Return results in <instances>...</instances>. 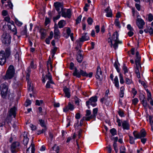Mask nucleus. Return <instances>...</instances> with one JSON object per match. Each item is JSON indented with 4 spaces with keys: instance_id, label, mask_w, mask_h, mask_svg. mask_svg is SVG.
<instances>
[{
    "instance_id": "1",
    "label": "nucleus",
    "mask_w": 153,
    "mask_h": 153,
    "mask_svg": "<svg viewBox=\"0 0 153 153\" xmlns=\"http://www.w3.org/2000/svg\"><path fill=\"white\" fill-rule=\"evenodd\" d=\"M119 35L117 32H114L112 36L108 39V42L111 47H113L114 49L118 48V44L122 43V42L118 40Z\"/></svg>"
},
{
    "instance_id": "2",
    "label": "nucleus",
    "mask_w": 153,
    "mask_h": 153,
    "mask_svg": "<svg viewBox=\"0 0 153 153\" xmlns=\"http://www.w3.org/2000/svg\"><path fill=\"white\" fill-rule=\"evenodd\" d=\"M10 54V51L9 48H7L5 51L0 52V65H3L6 62V60Z\"/></svg>"
},
{
    "instance_id": "3",
    "label": "nucleus",
    "mask_w": 153,
    "mask_h": 153,
    "mask_svg": "<svg viewBox=\"0 0 153 153\" xmlns=\"http://www.w3.org/2000/svg\"><path fill=\"white\" fill-rule=\"evenodd\" d=\"M0 91L1 97L4 99H6L10 93L8 85L6 83H4L1 85Z\"/></svg>"
},
{
    "instance_id": "4",
    "label": "nucleus",
    "mask_w": 153,
    "mask_h": 153,
    "mask_svg": "<svg viewBox=\"0 0 153 153\" xmlns=\"http://www.w3.org/2000/svg\"><path fill=\"white\" fill-rule=\"evenodd\" d=\"M141 57L139 55V52H137L136 53V58L135 60V72L136 74L139 73V70L141 68L140 65Z\"/></svg>"
},
{
    "instance_id": "5",
    "label": "nucleus",
    "mask_w": 153,
    "mask_h": 153,
    "mask_svg": "<svg viewBox=\"0 0 153 153\" xmlns=\"http://www.w3.org/2000/svg\"><path fill=\"white\" fill-rule=\"evenodd\" d=\"M14 74L15 70L14 67L13 66L10 65L7 71L4 79H11L13 77Z\"/></svg>"
},
{
    "instance_id": "6",
    "label": "nucleus",
    "mask_w": 153,
    "mask_h": 153,
    "mask_svg": "<svg viewBox=\"0 0 153 153\" xmlns=\"http://www.w3.org/2000/svg\"><path fill=\"white\" fill-rule=\"evenodd\" d=\"M2 42L4 44L7 45L11 42V37L10 34L7 33H4L2 35L1 39Z\"/></svg>"
},
{
    "instance_id": "7",
    "label": "nucleus",
    "mask_w": 153,
    "mask_h": 153,
    "mask_svg": "<svg viewBox=\"0 0 153 153\" xmlns=\"http://www.w3.org/2000/svg\"><path fill=\"white\" fill-rule=\"evenodd\" d=\"M97 98L96 96H93L91 97L89 100L86 102V105L89 108L90 105L94 107L97 105Z\"/></svg>"
},
{
    "instance_id": "8",
    "label": "nucleus",
    "mask_w": 153,
    "mask_h": 153,
    "mask_svg": "<svg viewBox=\"0 0 153 153\" xmlns=\"http://www.w3.org/2000/svg\"><path fill=\"white\" fill-rule=\"evenodd\" d=\"M19 147V143L18 142H14L11 145V151L12 153H16L18 151Z\"/></svg>"
},
{
    "instance_id": "9",
    "label": "nucleus",
    "mask_w": 153,
    "mask_h": 153,
    "mask_svg": "<svg viewBox=\"0 0 153 153\" xmlns=\"http://www.w3.org/2000/svg\"><path fill=\"white\" fill-rule=\"evenodd\" d=\"M137 18L136 20V25L139 29H142L143 28V26L145 24V22L142 19L138 18L140 16V15L137 12Z\"/></svg>"
},
{
    "instance_id": "10",
    "label": "nucleus",
    "mask_w": 153,
    "mask_h": 153,
    "mask_svg": "<svg viewBox=\"0 0 153 153\" xmlns=\"http://www.w3.org/2000/svg\"><path fill=\"white\" fill-rule=\"evenodd\" d=\"M62 16L65 18H70L71 16V10L70 9H68L66 12L64 11H62Z\"/></svg>"
},
{
    "instance_id": "11",
    "label": "nucleus",
    "mask_w": 153,
    "mask_h": 153,
    "mask_svg": "<svg viewBox=\"0 0 153 153\" xmlns=\"http://www.w3.org/2000/svg\"><path fill=\"white\" fill-rule=\"evenodd\" d=\"M8 28L12 30L13 32H14V35H16L17 33V30L16 28V27L14 24V22L13 23H10L7 25Z\"/></svg>"
},
{
    "instance_id": "12",
    "label": "nucleus",
    "mask_w": 153,
    "mask_h": 153,
    "mask_svg": "<svg viewBox=\"0 0 153 153\" xmlns=\"http://www.w3.org/2000/svg\"><path fill=\"white\" fill-rule=\"evenodd\" d=\"M74 109V105L70 103H69L68 105L63 109V111L65 112H68L69 110L73 111Z\"/></svg>"
},
{
    "instance_id": "13",
    "label": "nucleus",
    "mask_w": 153,
    "mask_h": 153,
    "mask_svg": "<svg viewBox=\"0 0 153 153\" xmlns=\"http://www.w3.org/2000/svg\"><path fill=\"white\" fill-rule=\"evenodd\" d=\"M54 6L58 13H60V8H62V4L61 3L57 2L54 3Z\"/></svg>"
},
{
    "instance_id": "14",
    "label": "nucleus",
    "mask_w": 153,
    "mask_h": 153,
    "mask_svg": "<svg viewBox=\"0 0 153 153\" xmlns=\"http://www.w3.org/2000/svg\"><path fill=\"white\" fill-rule=\"evenodd\" d=\"M105 12L106 13V16L108 17H111L112 16V13L111 10L109 7H108L105 10Z\"/></svg>"
},
{
    "instance_id": "15",
    "label": "nucleus",
    "mask_w": 153,
    "mask_h": 153,
    "mask_svg": "<svg viewBox=\"0 0 153 153\" xmlns=\"http://www.w3.org/2000/svg\"><path fill=\"white\" fill-rule=\"evenodd\" d=\"M89 39V37L88 36L87 33H84L82 36L81 38L80 39V41L83 42Z\"/></svg>"
},
{
    "instance_id": "16",
    "label": "nucleus",
    "mask_w": 153,
    "mask_h": 153,
    "mask_svg": "<svg viewBox=\"0 0 153 153\" xmlns=\"http://www.w3.org/2000/svg\"><path fill=\"white\" fill-rule=\"evenodd\" d=\"M35 148L34 144L31 143L30 146L27 149V153H34Z\"/></svg>"
},
{
    "instance_id": "17",
    "label": "nucleus",
    "mask_w": 153,
    "mask_h": 153,
    "mask_svg": "<svg viewBox=\"0 0 153 153\" xmlns=\"http://www.w3.org/2000/svg\"><path fill=\"white\" fill-rule=\"evenodd\" d=\"M27 132H24L23 144L25 146L27 145L29 141V139L27 137Z\"/></svg>"
},
{
    "instance_id": "18",
    "label": "nucleus",
    "mask_w": 153,
    "mask_h": 153,
    "mask_svg": "<svg viewBox=\"0 0 153 153\" xmlns=\"http://www.w3.org/2000/svg\"><path fill=\"white\" fill-rule=\"evenodd\" d=\"M102 74V72L100 67L99 66L97 67V75L96 77L97 79H100V75Z\"/></svg>"
},
{
    "instance_id": "19",
    "label": "nucleus",
    "mask_w": 153,
    "mask_h": 153,
    "mask_svg": "<svg viewBox=\"0 0 153 153\" xmlns=\"http://www.w3.org/2000/svg\"><path fill=\"white\" fill-rule=\"evenodd\" d=\"M60 32L59 29L57 28H55L54 30V38L55 39H58L60 35Z\"/></svg>"
},
{
    "instance_id": "20",
    "label": "nucleus",
    "mask_w": 153,
    "mask_h": 153,
    "mask_svg": "<svg viewBox=\"0 0 153 153\" xmlns=\"http://www.w3.org/2000/svg\"><path fill=\"white\" fill-rule=\"evenodd\" d=\"M144 31L146 33H149L150 35H153V29L152 27H149L147 29H145Z\"/></svg>"
},
{
    "instance_id": "21",
    "label": "nucleus",
    "mask_w": 153,
    "mask_h": 153,
    "mask_svg": "<svg viewBox=\"0 0 153 153\" xmlns=\"http://www.w3.org/2000/svg\"><path fill=\"white\" fill-rule=\"evenodd\" d=\"M10 115L12 116L13 115L14 117L16 116V108L14 107L11 108L9 111Z\"/></svg>"
},
{
    "instance_id": "22",
    "label": "nucleus",
    "mask_w": 153,
    "mask_h": 153,
    "mask_svg": "<svg viewBox=\"0 0 153 153\" xmlns=\"http://www.w3.org/2000/svg\"><path fill=\"white\" fill-rule=\"evenodd\" d=\"M76 59L79 62L81 63L82 62L83 59V56L82 54L80 53V52H78Z\"/></svg>"
},
{
    "instance_id": "23",
    "label": "nucleus",
    "mask_w": 153,
    "mask_h": 153,
    "mask_svg": "<svg viewBox=\"0 0 153 153\" xmlns=\"http://www.w3.org/2000/svg\"><path fill=\"white\" fill-rule=\"evenodd\" d=\"M98 111V109L97 108H94L93 109V114L91 116L88 117H89V119H90L91 118L95 117L96 114H97Z\"/></svg>"
},
{
    "instance_id": "24",
    "label": "nucleus",
    "mask_w": 153,
    "mask_h": 153,
    "mask_svg": "<svg viewBox=\"0 0 153 153\" xmlns=\"http://www.w3.org/2000/svg\"><path fill=\"white\" fill-rule=\"evenodd\" d=\"M40 33L41 34V39H44L46 35L45 31L44 29H41L40 30Z\"/></svg>"
},
{
    "instance_id": "25",
    "label": "nucleus",
    "mask_w": 153,
    "mask_h": 153,
    "mask_svg": "<svg viewBox=\"0 0 153 153\" xmlns=\"http://www.w3.org/2000/svg\"><path fill=\"white\" fill-rule=\"evenodd\" d=\"M63 91L65 93V96L68 98H69L70 96V94L69 92V90L66 87L64 88Z\"/></svg>"
},
{
    "instance_id": "26",
    "label": "nucleus",
    "mask_w": 153,
    "mask_h": 153,
    "mask_svg": "<svg viewBox=\"0 0 153 153\" xmlns=\"http://www.w3.org/2000/svg\"><path fill=\"white\" fill-rule=\"evenodd\" d=\"M124 87H121L120 88V91L119 93V96L120 98H122L124 96Z\"/></svg>"
},
{
    "instance_id": "27",
    "label": "nucleus",
    "mask_w": 153,
    "mask_h": 153,
    "mask_svg": "<svg viewBox=\"0 0 153 153\" xmlns=\"http://www.w3.org/2000/svg\"><path fill=\"white\" fill-rule=\"evenodd\" d=\"M65 22L64 20H60L58 23V26L59 28H62L65 26Z\"/></svg>"
},
{
    "instance_id": "28",
    "label": "nucleus",
    "mask_w": 153,
    "mask_h": 153,
    "mask_svg": "<svg viewBox=\"0 0 153 153\" xmlns=\"http://www.w3.org/2000/svg\"><path fill=\"white\" fill-rule=\"evenodd\" d=\"M73 75L74 76L79 78L81 76V74L80 73V71H77L76 69H75L74 72L73 73Z\"/></svg>"
},
{
    "instance_id": "29",
    "label": "nucleus",
    "mask_w": 153,
    "mask_h": 153,
    "mask_svg": "<svg viewBox=\"0 0 153 153\" xmlns=\"http://www.w3.org/2000/svg\"><path fill=\"white\" fill-rule=\"evenodd\" d=\"M114 85L116 87H117L119 88V81L118 79V77L117 76H116L114 79Z\"/></svg>"
},
{
    "instance_id": "30",
    "label": "nucleus",
    "mask_w": 153,
    "mask_h": 153,
    "mask_svg": "<svg viewBox=\"0 0 153 153\" xmlns=\"http://www.w3.org/2000/svg\"><path fill=\"white\" fill-rule=\"evenodd\" d=\"M117 122L118 123V125L119 126H121L122 124L123 128V129H124V123L122 122L121 120L119 119H117Z\"/></svg>"
},
{
    "instance_id": "31",
    "label": "nucleus",
    "mask_w": 153,
    "mask_h": 153,
    "mask_svg": "<svg viewBox=\"0 0 153 153\" xmlns=\"http://www.w3.org/2000/svg\"><path fill=\"white\" fill-rule=\"evenodd\" d=\"M28 89L29 91H32L33 90V87L31 83L30 82H27Z\"/></svg>"
},
{
    "instance_id": "32",
    "label": "nucleus",
    "mask_w": 153,
    "mask_h": 153,
    "mask_svg": "<svg viewBox=\"0 0 153 153\" xmlns=\"http://www.w3.org/2000/svg\"><path fill=\"white\" fill-rule=\"evenodd\" d=\"M140 136V138L143 137H144L146 136V133L144 130H141L139 133Z\"/></svg>"
},
{
    "instance_id": "33",
    "label": "nucleus",
    "mask_w": 153,
    "mask_h": 153,
    "mask_svg": "<svg viewBox=\"0 0 153 153\" xmlns=\"http://www.w3.org/2000/svg\"><path fill=\"white\" fill-rule=\"evenodd\" d=\"M4 20L5 21L7 22L9 24H10V23H13V21L12 20H10V19L9 16H7L5 17L4 18Z\"/></svg>"
},
{
    "instance_id": "34",
    "label": "nucleus",
    "mask_w": 153,
    "mask_h": 153,
    "mask_svg": "<svg viewBox=\"0 0 153 153\" xmlns=\"http://www.w3.org/2000/svg\"><path fill=\"white\" fill-rule=\"evenodd\" d=\"M120 64L119 63H118L117 62H115L114 63V67L115 68H116L117 71L118 73H120V69L119 68V65Z\"/></svg>"
},
{
    "instance_id": "35",
    "label": "nucleus",
    "mask_w": 153,
    "mask_h": 153,
    "mask_svg": "<svg viewBox=\"0 0 153 153\" xmlns=\"http://www.w3.org/2000/svg\"><path fill=\"white\" fill-rule=\"evenodd\" d=\"M146 91L147 92V100L148 101H150L151 100H152L151 98V92L147 90H146Z\"/></svg>"
},
{
    "instance_id": "36",
    "label": "nucleus",
    "mask_w": 153,
    "mask_h": 153,
    "mask_svg": "<svg viewBox=\"0 0 153 153\" xmlns=\"http://www.w3.org/2000/svg\"><path fill=\"white\" fill-rule=\"evenodd\" d=\"M90 119H89V117H84L80 120V125L81 126L84 120H85L87 121L89 120Z\"/></svg>"
},
{
    "instance_id": "37",
    "label": "nucleus",
    "mask_w": 153,
    "mask_h": 153,
    "mask_svg": "<svg viewBox=\"0 0 153 153\" xmlns=\"http://www.w3.org/2000/svg\"><path fill=\"white\" fill-rule=\"evenodd\" d=\"M126 82L127 84H130L132 83V81L131 77L126 78Z\"/></svg>"
},
{
    "instance_id": "38",
    "label": "nucleus",
    "mask_w": 153,
    "mask_h": 153,
    "mask_svg": "<svg viewBox=\"0 0 153 153\" xmlns=\"http://www.w3.org/2000/svg\"><path fill=\"white\" fill-rule=\"evenodd\" d=\"M114 24L115 25L119 27H120V25L118 19L116 18L114 21Z\"/></svg>"
},
{
    "instance_id": "39",
    "label": "nucleus",
    "mask_w": 153,
    "mask_h": 153,
    "mask_svg": "<svg viewBox=\"0 0 153 153\" xmlns=\"http://www.w3.org/2000/svg\"><path fill=\"white\" fill-rule=\"evenodd\" d=\"M50 84H54V83L52 80H49L47 82L46 87L47 88H49L51 87Z\"/></svg>"
},
{
    "instance_id": "40",
    "label": "nucleus",
    "mask_w": 153,
    "mask_h": 153,
    "mask_svg": "<svg viewBox=\"0 0 153 153\" xmlns=\"http://www.w3.org/2000/svg\"><path fill=\"white\" fill-rule=\"evenodd\" d=\"M119 79L120 83L123 84L124 82L123 76L121 73L119 74Z\"/></svg>"
},
{
    "instance_id": "41",
    "label": "nucleus",
    "mask_w": 153,
    "mask_h": 153,
    "mask_svg": "<svg viewBox=\"0 0 153 153\" xmlns=\"http://www.w3.org/2000/svg\"><path fill=\"white\" fill-rule=\"evenodd\" d=\"M52 149L53 150L56 152L57 153L58 152L59 150V147L58 146L56 145H55L54 146L52 147Z\"/></svg>"
},
{
    "instance_id": "42",
    "label": "nucleus",
    "mask_w": 153,
    "mask_h": 153,
    "mask_svg": "<svg viewBox=\"0 0 153 153\" xmlns=\"http://www.w3.org/2000/svg\"><path fill=\"white\" fill-rule=\"evenodd\" d=\"M40 125L42 127H45V124L44 121L42 119H39V120Z\"/></svg>"
},
{
    "instance_id": "43",
    "label": "nucleus",
    "mask_w": 153,
    "mask_h": 153,
    "mask_svg": "<svg viewBox=\"0 0 153 153\" xmlns=\"http://www.w3.org/2000/svg\"><path fill=\"white\" fill-rule=\"evenodd\" d=\"M133 135L135 138V139L140 138V136L139 133H137L136 131H134L133 132Z\"/></svg>"
},
{
    "instance_id": "44",
    "label": "nucleus",
    "mask_w": 153,
    "mask_h": 153,
    "mask_svg": "<svg viewBox=\"0 0 153 153\" xmlns=\"http://www.w3.org/2000/svg\"><path fill=\"white\" fill-rule=\"evenodd\" d=\"M110 132L112 136H114L117 134L116 130L114 128L111 129L110 130Z\"/></svg>"
},
{
    "instance_id": "45",
    "label": "nucleus",
    "mask_w": 153,
    "mask_h": 153,
    "mask_svg": "<svg viewBox=\"0 0 153 153\" xmlns=\"http://www.w3.org/2000/svg\"><path fill=\"white\" fill-rule=\"evenodd\" d=\"M15 23L18 26H21L23 24L22 23L19 21L18 19H16L15 20Z\"/></svg>"
},
{
    "instance_id": "46",
    "label": "nucleus",
    "mask_w": 153,
    "mask_h": 153,
    "mask_svg": "<svg viewBox=\"0 0 153 153\" xmlns=\"http://www.w3.org/2000/svg\"><path fill=\"white\" fill-rule=\"evenodd\" d=\"M43 103V101L42 100H36V105L39 106L41 105Z\"/></svg>"
},
{
    "instance_id": "47",
    "label": "nucleus",
    "mask_w": 153,
    "mask_h": 153,
    "mask_svg": "<svg viewBox=\"0 0 153 153\" xmlns=\"http://www.w3.org/2000/svg\"><path fill=\"white\" fill-rule=\"evenodd\" d=\"M80 73L81 74V76L82 75L83 76H87L88 74L85 71L82 70H80Z\"/></svg>"
},
{
    "instance_id": "48",
    "label": "nucleus",
    "mask_w": 153,
    "mask_h": 153,
    "mask_svg": "<svg viewBox=\"0 0 153 153\" xmlns=\"http://www.w3.org/2000/svg\"><path fill=\"white\" fill-rule=\"evenodd\" d=\"M82 17V16L81 15H80L78 17L77 19H76V23L77 24L81 22Z\"/></svg>"
},
{
    "instance_id": "49",
    "label": "nucleus",
    "mask_w": 153,
    "mask_h": 153,
    "mask_svg": "<svg viewBox=\"0 0 153 153\" xmlns=\"http://www.w3.org/2000/svg\"><path fill=\"white\" fill-rule=\"evenodd\" d=\"M87 22L89 25H91L93 22V20L91 18L89 17L87 19Z\"/></svg>"
},
{
    "instance_id": "50",
    "label": "nucleus",
    "mask_w": 153,
    "mask_h": 153,
    "mask_svg": "<svg viewBox=\"0 0 153 153\" xmlns=\"http://www.w3.org/2000/svg\"><path fill=\"white\" fill-rule=\"evenodd\" d=\"M127 28L129 31H134V29L130 24H128L127 26Z\"/></svg>"
},
{
    "instance_id": "51",
    "label": "nucleus",
    "mask_w": 153,
    "mask_h": 153,
    "mask_svg": "<svg viewBox=\"0 0 153 153\" xmlns=\"http://www.w3.org/2000/svg\"><path fill=\"white\" fill-rule=\"evenodd\" d=\"M148 19L150 22H151L153 20V16L152 14L150 13L148 15Z\"/></svg>"
},
{
    "instance_id": "52",
    "label": "nucleus",
    "mask_w": 153,
    "mask_h": 153,
    "mask_svg": "<svg viewBox=\"0 0 153 153\" xmlns=\"http://www.w3.org/2000/svg\"><path fill=\"white\" fill-rule=\"evenodd\" d=\"M10 117L11 116L10 115L9 116H7L6 118L3 121V122H5V123L7 122V123H9L10 121Z\"/></svg>"
},
{
    "instance_id": "53",
    "label": "nucleus",
    "mask_w": 153,
    "mask_h": 153,
    "mask_svg": "<svg viewBox=\"0 0 153 153\" xmlns=\"http://www.w3.org/2000/svg\"><path fill=\"white\" fill-rule=\"evenodd\" d=\"M7 5H8L12 9L13 5L10 1H7V5H5V7H7Z\"/></svg>"
},
{
    "instance_id": "54",
    "label": "nucleus",
    "mask_w": 153,
    "mask_h": 153,
    "mask_svg": "<svg viewBox=\"0 0 153 153\" xmlns=\"http://www.w3.org/2000/svg\"><path fill=\"white\" fill-rule=\"evenodd\" d=\"M46 77L49 80H52L51 75L49 73H48L46 75Z\"/></svg>"
},
{
    "instance_id": "55",
    "label": "nucleus",
    "mask_w": 153,
    "mask_h": 153,
    "mask_svg": "<svg viewBox=\"0 0 153 153\" xmlns=\"http://www.w3.org/2000/svg\"><path fill=\"white\" fill-rule=\"evenodd\" d=\"M125 129L128 130L129 129V126L128 123L126 121L125 122Z\"/></svg>"
},
{
    "instance_id": "56",
    "label": "nucleus",
    "mask_w": 153,
    "mask_h": 153,
    "mask_svg": "<svg viewBox=\"0 0 153 153\" xmlns=\"http://www.w3.org/2000/svg\"><path fill=\"white\" fill-rule=\"evenodd\" d=\"M31 103V101L29 100H27L25 103V105L26 106H27L30 105Z\"/></svg>"
},
{
    "instance_id": "57",
    "label": "nucleus",
    "mask_w": 153,
    "mask_h": 153,
    "mask_svg": "<svg viewBox=\"0 0 153 153\" xmlns=\"http://www.w3.org/2000/svg\"><path fill=\"white\" fill-rule=\"evenodd\" d=\"M140 100L141 102L145 100V97L143 94H142L140 96Z\"/></svg>"
},
{
    "instance_id": "58",
    "label": "nucleus",
    "mask_w": 153,
    "mask_h": 153,
    "mask_svg": "<svg viewBox=\"0 0 153 153\" xmlns=\"http://www.w3.org/2000/svg\"><path fill=\"white\" fill-rule=\"evenodd\" d=\"M113 146L114 149L115 150V151L116 153H117L118 151V149L117 147V144L116 142H114L113 145Z\"/></svg>"
},
{
    "instance_id": "59",
    "label": "nucleus",
    "mask_w": 153,
    "mask_h": 153,
    "mask_svg": "<svg viewBox=\"0 0 153 153\" xmlns=\"http://www.w3.org/2000/svg\"><path fill=\"white\" fill-rule=\"evenodd\" d=\"M130 143L131 144H134V139L132 137L129 136Z\"/></svg>"
},
{
    "instance_id": "60",
    "label": "nucleus",
    "mask_w": 153,
    "mask_h": 153,
    "mask_svg": "<svg viewBox=\"0 0 153 153\" xmlns=\"http://www.w3.org/2000/svg\"><path fill=\"white\" fill-rule=\"evenodd\" d=\"M50 67L51 68V71L52 70V66L51 62H48L47 63V68L48 70H49Z\"/></svg>"
},
{
    "instance_id": "61",
    "label": "nucleus",
    "mask_w": 153,
    "mask_h": 153,
    "mask_svg": "<svg viewBox=\"0 0 153 153\" xmlns=\"http://www.w3.org/2000/svg\"><path fill=\"white\" fill-rule=\"evenodd\" d=\"M118 113L119 115L121 117H123L124 116V113L123 111L120 109L118 111Z\"/></svg>"
},
{
    "instance_id": "62",
    "label": "nucleus",
    "mask_w": 153,
    "mask_h": 153,
    "mask_svg": "<svg viewBox=\"0 0 153 153\" xmlns=\"http://www.w3.org/2000/svg\"><path fill=\"white\" fill-rule=\"evenodd\" d=\"M138 102V99L137 98H135L132 100V103L134 105H136L137 103Z\"/></svg>"
},
{
    "instance_id": "63",
    "label": "nucleus",
    "mask_w": 153,
    "mask_h": 153,
    "mask_svg": "<svg viewBox=\"0 0 153 153\" xmlns=\"http://www.w3.org/2000/svg\"><path fill=\"white\" fill-rule=\"evenodd\" d=\"M30 127L31 128V130L33 131L35 130L36 128V127L35 126L31 124L30 125Z\"/></svg>"
},
{
    "instance_id": "64",
    "label": "nucleus",
    "mask_w": 153,
    "mask_h": 153,
    "mask_svg": "<svg viewBox=\"0 0 153 153\" xmlns=\"http://www.w3.org/2000/svg\"><path fill=\"white\" fill-rule=\"evenodd\" d=\"M134 31H129L128 33V36L130 37L132 36L134 34Z\"/></svg>"
}]
</instances>
